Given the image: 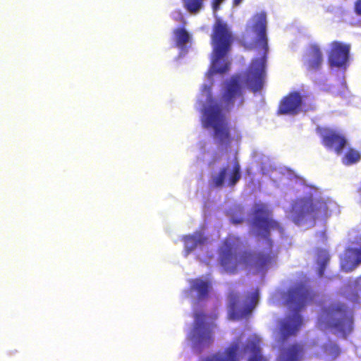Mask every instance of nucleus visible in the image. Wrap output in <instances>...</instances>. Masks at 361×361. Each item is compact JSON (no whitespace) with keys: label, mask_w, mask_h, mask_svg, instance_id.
<instances>
[{"label":"nucleus","mask_w":361,"mask_h":361,"mask_svg":"<svg viewBox=\"0 0 361 361\" xmlns=\"http://www.w3.org/2000/svg\"><path fill=\"white\" fill-rule=\"evenodd\" d=\"M252 227L257 237L267 243L266 250L257 252L243 250V242L240 237L227 235L221 242L218 250V263L226 273L233 274L238 269L253 267L258 270L266 269L275 259L272 250L273 243L270 238L271 231L283 233L281 224L271 218V211L264 204H256L253 208Z\"/></svg>","instance_id":"1"},{"label":"nucleus","mask_w":361,"mask_h":361,"mask_svg":"<svg viewBox=\"0 0 361 361\" xmlns=\"http://www.w3.org/2000/svg\"><path fill=\"white\" fill-rule=\"evenodd\" d=\"M208 105L204 109L202 124L204 128L213 130V137L219 147L228 149L233 137L226 113L235 106L239 107L244 103L243 86L240 74L232 75L224 83L219 102L212 98L207 99Z\"/></svg>","instance_id":"2"},{"label":"nucleus","mask_w":361,"mask_h":361,"mask_svg":"<svg viewBox=\"0 0 361 361\" xmlns=\"http://www.w3.org/2000/svg\"><path fill=\"white\" fill-rule=\"evenodd\" d=\"M286 306L293 312L281 319L278 323V342L283 345L295 337L300 330L303 320L300 311L314 299V294L305 282L290 286L283 293Z\"/></svg>","instance_id":"3"},{"label":"nucleus","mask_w":361,"mask_h":361,"mask_svg":"<svg viewBox=\"0 0 361 361\" xmlns=\"http://www.w3.org/2000/svg\"><path fill=\"white\" fill-rule=\"evenodd\" d=\"M245 30L248 33L256 35L254 44L256 47H261L262 49V56L253 59L245 73V84L253 92H257L261 90L264 86L269 53L265 12L262 11L252 16L246 25Z\"/></svg>","instance_id":"4"},{"label":"nucleus","mask_w":361,"mask_h":361,"mask_svg":"<svg viewBox=\"0 0 361 361\" xmlns=\"http://www.w3.org/2000/svg\"><path fill=\"white\" fill-rule=\"evenodd\" d=\"M234 35L229 25L218 18L212 26L211 34L212 66L215 73H224L230 68L226 57L231 50Z\"/></svg>","instance_id":"5"},{"label":"nucleus","mask_w":361,"mask_h":361,"mask_svg":"<svg viewBox=\"0 0 361 361\" xmlns=\"http://www.w3.org/2000/svg\"><path fill=\"white\" fill-rule=\"evenodd\" d=\"M353 313L344 303L335 302L322 309L317 325L322 330L330 329L346 337L353 330Z\"/></svg>","instance_id":"6"},{"label":"nucleus","mask_w":361,"mask_h":361,"mask_svg":"<svg viewBox=\"0 0 361 361\" xmlns=\"http://www.w3.org/2000/svg\"><path fill=\"white\" fill-rule=\"evenodd\" d=\"M327 212L328 207L324 200L303 197L293 204L292 220L295 224L300 225L307 220H315L320 216L326 215Z\"/></svg>","instance_id":"7"},{"label":"nucleus","mask_w":361,"mask_h":361,"mask_svg":"<svg viewBox=\"0 0 361 361\" xmlns=\"http://www.w3.org/2000/svg\"><path fill=\"white\" fill-rule=\"evenodd\" d=\"M259 300V290H255L248 295L242 305L239 293L231 290L228 295V309L230 319L239 320L248 317L255 308Z\"/></svg>","instance_id":"8"},{"label":"nucleus","mask_w":361,"mask_h":361,"mask_svg":"<svg viewBox=\"0 0 361 361\" xmlns=\"http://www.w3.org/2000/svg\"><path fill=\"white\" fill-rule=\"evenodd\" d=\"M207 315L202 312L194 314V324L189 337L196 345L200 347L209 346L213 342L212 327L207 324Z\"/></svg>","instance_id":"9"},{"label":"nucleus","mask_w":361,"mask_h":361,"mask_svg":"<svg viewBox=\"0 0 361 361\" xmlns=\"http://www.w3.org/2000/svg\"><path fill=\"white\" fill-rule=\"evenodd\" d=\"M322 145L327 149H333L337 154H341L348 144V140L341 131L322 128L318 129Z\"/></svg>","instance_id":"10"},{"label":"nucleus","mask_w":361,"mask_h":361,"mask_svg":"<svg viewBox=\"0 0 361 361\" xmlns=\"http://www.w3.org/2000/svg\"><path fill=\"white\" fill-rule=\"evenodd\" d=\"M350 46L338 41H334L331 44L328 55V62L331 67L345 68L350 58Z\"/></svg>","instance_id":"11"},{"label":"nucleus","mask_w":361,"mask_h":361,"mask_svg":"<svg viewBox=\"0 0 361 361\" xmlns=\"http://www.w3.org/2000/svg\"><path fill=\"white\" fill-rule=\"evenodd\" d=\"M303 106V97L296 91L290 92L280 101L277 109L279 115H296Z\"/></svg>","instance_id":"12"},{"label":"nucleus","mask_w":361,"mask_h":361,"mask_svg":"<svg viewBox=\"0 0 361 361\" xmlns=\"http://www.w3.org/2000/svg\"><path fill=\"white\" fill-rule=\"evenodd\" d=\"M243 353L248 354L247 361H268L262 354L261 339L257 336L249 337L243 348Z\"/></svg>","instance_id":"13"},{"label":"nucleus","mask_w":361,"mask_h":361,"mask_svg":"<svg viewBox=\"0 0 361 361\" xmlns=\"http://www.w3.org/2000/svg\"><path fill=\"white\" fill-rule=\"evenodd\" d=\"M304 354L303 345L294 343L281 348L276 361H301Z\"/></svg>","instance_id":"14"},{"label":"nucleus","mask_w":361,"mask_h":361,"mask_svg":"<svg viewBox=\"0 0 361 361\" xmlns=\"http://www.w3.org/2000/svg\"><path fill=\"white\" fill-rule=\"evenodd\" d=\"M361 264V246L347 249L341 262V268L345 272H350Z\"/></svg>","instance_id":"15"},{"label":"nucleus","mask_w":361,"mask_h":361,"mask_svg":"<svg viewBox=\"0 0 361 361\" xmlns=\"http://www.w3.org/2000/svg\"><path fill=\"white\" fill-rule=\"evenodd\" d=\"M305 66L308 71H319L323 63V54L317 44H311L307 53Z\"/></svg>","instance_id":"16"},{"label":"nucleus","mask_w":361,"mask_h":361,"mask_svg":"<svg viewBox=\"0 0 361 361\" xmlns=\"http://www.w3.org/2000/svg\"><path fill=\"white\" fill-rule=\"evenodd\" d=\"M239 349V343L234 342L227 347L223 353L214 354L202 361H238V353Z\"/></svg>","instance_id":"17"},{"label":"nucleus","mask_w":361,"mask_h":361,"mask_svg":"<svg viewBox=\"0 0 361 361\" xmlns=\"http://www.w3.org/2000/svg\"><path fill=\"white\" fill-rule=\"evenodd\" d=\"M207 240V238L201 232H196L193 235H185L183 238V241L186 255L190 254L198 246L206 244Z\"/></svg>","instance_id":"18"},{"label":"nucleus","mask_w":361,"mask_h":361,"mask_svg":"<svg viewBox=\"0 0 361 361\" xmlns=\"http://www.w3.org/2000/svg\"><path fill=\"white\" fill-rule=\"evenodd\" d=\"M190 288L197 292V298L199 300L204 299L208 296L211 288V283L200 279H195L191 281Z\"/></svg>","instance_id":"19"},{"label":"nucleus","mask_w":361,"mask_h":361,"mask_svg":"<svg viewBox=\"0 0 361 361\" xmlns=\"http://www.w3.org/2000/svg\"><path fill=\"white\" fill-rule=\"evenodd\" d=\"M176 46L179 48H184L190 40V35L184 27H178L173 30Z\"/></svg>","instance_id":"20"},{"label":"nucleus","mask_w":361,"mask_h":361,"mask_svg":"<svg viewBox=\"0 0 361 361\" xmlns=\"http://www.w3.org/2000/svg\"><path fill=\"white\" fill-rule=\"evenodd\" d=\"M360 159V153L354 148L350 147L342 157V163L345 166H350L358 162Z\"/></svg>","instance_id":"21"},{"label":"nucleus","mask_w":361,"mask_h":361,"mask_svg":"<svg viewBox=\"0 0 361 361\" xmlns=\"http://www.w3.org/2000/svg\"><path fill=\"white\" fill-rule=\"evenodd\" d=\"M205 0H182L183 6L190 13H197L204 7Z\"/></svg>","instance_id":"22"},{"label":"nucleus","mask_w":361,"mask_h":361,"mask_svg":"<svg viewBox=\"0 0 361 361\" xmlns=\"http://www.w3.org/2000/svg\"><path fill=\"white\" fill-rule=\"evenodd\" d=\"M241 178L240 166L238 161L233 164V168L229 173L227 185L229 187L235 186Z\"/></svg>","instance_id":"23"},{"label":"nucleus","mask_w":361,"mask_h":361,"mask_svg":"<svg viewBox=\"0 0 361 361\" xmlns=\"http://www.w3.org/2000/svg\"><path fill=\"white\" fill-rule=\"evenodd\" d=\"M227 167H223L220 169L218 174L212 178V183L214 187L219 188L224 185L227 173Z\"/></svg>","instance_id":"24"},{"label":"nucleus","mask_w":361,"mask_h":361,"mask_svg":"<svg viewBox=\"0 0 361 361\" xmlns=\"http://www.w3.org/2000/svg\"><path fill=\"white\" fill-rule=\"evenodd\" d=\"M243 211L241 208H239V217H232L231 221L233 224H241L244 221V217L243 216Z\"/></svg>","instance_id":"25"},{"label":"nucleus","mask_w":361,"mask_h":361,"mask_svg":"<svg viewBox=\"0 0 361 361\" xmlns=\"http://www.w3.org/2000/svg\"><path fill=\"white\" fill-rule=\"evenodd\" d=\"M329 257H326L323 259V261L320 263L319 265V274L320 276H322L324 274V269L326 268V266L329 262Z\"/></svg>","instance_id":"26"},{"label":"nucleus","mask_w":361,"mask_h":361,"mask_svg":"<svg viewBox=\"0 0 361 361\" xmlns=\"http://www.w3.org/2000/svg\"><path fill=\"white\" fill-rule=\"evenodd\" d=\"M354 12L357 16H361V0H356L354 3Z\"/></svg>","instance_id":"27"},{"label":"nucleus","mask_w":361,"mask_h":361,"mask_svg":"<svg viewBox=\"0 0 361 361\" xmlns=\"http://www.w3.org/2000/svg\"><path fill=\"white\" fill-rule=\"evenodd\" d=\"M224 0H212V8L214 11H217L219 8L220 4L224 1Z\"/></svg>","instance_id":"28"},{"label":"nucleus","mask_w":361,"mask_h":361,"mask_svg":"<svg viewBox=\"0 0 361 361\" xmlns=\"http://www.w3.org/2000/svg\"><path fill=\"white\" fill-rule=\"evenodd\" d=\"M354 295H355V298L353 300V302H359V298L360 297H359L358 293H355Z\"/></svg>","instance_id":"29"},{"label":"nucleus","mask_w":361,"mask_h":361,"mask_svg":"<svg viewBox=\"0 0 361 361\" xmlns=\"http://www.w3.org/2000/svg\"><path fill=\"white\" fill-rule=\"evenodd\" d=\"M242 1L243 0H233V4L234 6H238V5H239L241 3Z\"/></svg>","instance_id":"30"},{"label":"nucleus","mask_w":361,"mask_h":361,"mask_svg":"<svg viewBox=\"0 0 361 361\" xmlns=\"http://www.w3.org/2000/svg\"><path fill=\"white\" fill-rule=\"evenodd\" d=\"M360 191L361 192V188L360 189Z\"/></svg>","instance_id":"31"}]
</instances>
